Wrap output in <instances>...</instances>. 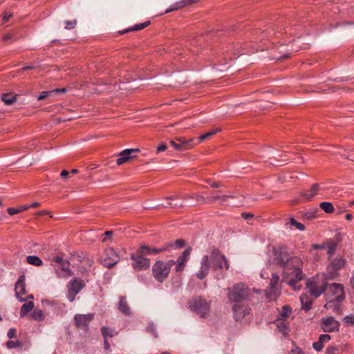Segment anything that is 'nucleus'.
<instances>
[{
  "mask_svg": "<svg viewBox=\"0 0 354 354\" xmlns=\"http://www.w3.org/2000/svg\"><path fill=\"white\" fill-rule=\"evenodd\" d=\"M104 348L106 350H109V348H110V346H109V342L107 341V339H104Z\"/></svg>",
  "mask_w": 354,
  "mask_h": 354,
  "instance_id": "obj_60",
  "label": "nucleus"
},
{
  "mask_svg": "<svg viewBox=\"0 0 354 354\" xmlns=\"http://www.w3.org/2000/svg\"><path fill=\"white\" fill-rule=\"evenodd\" d=\"M178 198V196H170L169 198H166V203H162V205L165 207H171V208H175V207H183V204H178V203H172V201H174L175 199H177Z\"/></svg>",
  "mask_w": 354,
  "mask_h": 354,
  "instance_id": "obj_31",
  "label": "nucleus"
},
{
  "mask_svg": "<svg viewBox=\"0 0 354 354\" xmlns=\"http://www.w3.org/2000/svg\"><path fill=\"white\" fill-rule=\"evenodd\" d=\"M326 354H339L338 346H329L326 350Z\"/></svg>",
  "mask_w": 354,
  "mask_h": 354,
  "instance_id": "obj_45",
  "label": "nucleus"
},
{
  "mask_svg": "<svg viewBox=\"0 0 354 354\" xmlns=\"http://www.w3.org/2000/svg\"><path fill=\"white\" fill-rule=\"evenodd\" d=\"M149 24H150V21H145V22H144V23H141V24H136V25L133 26V27H131V28H127V29L123 30H122V31H120V32H119V34L122 35V34H124V33H127V32H131V31H137V30H142V29L145 28H146V27H147Z\"/></svg>",
  "mask_w": 354,
  "mask_h": 354,
  "instance_id": "obj_26",
  "label": "nucleus"
},
{
  "mask_svg": "<svg viewBox=\"0 0 354 354\" xmlns=\"http://www.w3.org/2000/svg\"><path fill=\"white\" fill-rule=\"evenodd\" d=\"M330 335L327 334L321 335L319 337V339L317 342H315L313 344V347L317 351H320L324 348V345L325 343L328 342L330 340Z\"/></svg>",
  "mask_w": 354,
  "mask_h": 354,
  "instance_id": "obj_22",
  "label": "nucleus"
},
{
  "mask_svg": "<svg viewBox=\"0 0 354 354\" xmlns=\"http://www.w3.org/2000/svg\"><path fill=\"white\" fill-rule=\"evenodd\" d=\"M302 309L306 311L309 310L312 308V301H310L306 295L302 294L300 296Z\"/></svg>",
  "mask_w": 354,
  "mask_h": 354,
  "instance_id": "obj_30",
  "label": "nucleus"
},
{
  "mask_svg": "<svg viewBox=\"0 0 354 354\" xmlns=\"http://www.w3.org/2000/svg\"><path fill=\"white\" fill-rule=\"evenodd\" d=\"M94 313L76 314L74 316L75 326L84 331H88L89 330V324L94 319Z\"/></svg>",
  "mask_w": 354,
  "mask_h": 354,
  "instance_id": "obj_9",
  "label": "nucleus"
},
{
  "mask_svg": "<svg viewBox=\"0 0 354 354\" xmlns=\"http://www.w3.org/2000/svg\"><path fill=\"white\" fill-rule=\"evenodd\" d=\"M345 218L347 221H351L352 218H353V215L351 214H347L346 216H345Z\"/></svg>",
  "mask_w": 354,
  "mask_h": 354,
  "instance_id": "obj_61",
  "label": "nucleus"
},
{
  "mask_svg": "<svg viewBox=\"0 0 354 354\" xmlns=\"http://www.w3.org/2000/svg\"><path fill=\"white\" fill-rule=\"evenodd\" d=\"M322 329L326 333H332L339 330L340 324L333 317L322 318L320 322Z\"/></svg>",
  "mask_w": 354,
  "mask_h": 354,
  "instance_id": "obj_12",
  "label": "nucleus"
},
{
  "mask_svg": "<svg viewBox=\"0 0 354 354\" xmlns=\"http://www.w3.org/2000/svg\"><path fill=\"white\" fill-rule=\"evenodd\" d=\"M34 308V303L31 301H28L22 305L20 309V316L21 317L26 316L30 311Z\"/></svg>",
  "mask_w": 354,
  "mask_h": 354,
  "instance_id": "obj_27",
  "label": "nucleus"
},
{
  "mask_svg": "<svg viewBox=\"0 0 354 354\" xmlns=\"http://www.w3.org/2000/svg\"><path fill=\"white\" fill-rule=\"evenodd\" d=\"M326 240H325L321 244H313L312 245V249L313 250H324L326 249Z\"/></svg>",
  "mask_w": 354,
  "mask_h": 354,
  "instance_id": "obj_48",
  "label": "nucleus"
},
{
  "mask_svg": "<svg viewBox=\"0 0 354 354\" xmlns=\"http://www.w3.org/2000/svg\"><path fill=\"white\" fill-rule=\"evenodd\" d=\"M228 195H223V196H214L209 198V201L214 202L218 200H221L222 201H225L227 198H230Z\"/></svg>",
  "mask_w": 354,
  "mask_h": 354,
  "instance_id": "obj_44",
  "label": "nucleus"
},
{
  "mask_svg": "<svg viewBox=\"0 0 354 354\" xmlns=\"http://www.w3.org/2000/svg\"><path fill=\"white\" fill-rule=\"evenodd\" d=\"M234 317L236 322L241 320L250 313L247 305L235 304L232 307Z\"/></svg>",
  "mask_w": 354,
  "mask_h": 354,
  "instance_id": "obj_18",
  "label": "nucleus"
},
{
  "mask_svg": "<svg viewBox=\"0 0 354 354\" xmlns=\"http://www.w3.org/2000/svg\"><path fill=\"white\" fill-rule=\"evenodd\" d=\"M167 146L166 144L165 143H162L161 144L158 148H157V153H159V152H161V151H164L167 149Z\"/></svg>",
  "mask_w": 354,
  "mask_h": 354,
  "instance_id": "obj_51",
  "label": "nucleus"
},
{
  "mask_svg": "<svg viewBox=\"0 0 354 354\" xmlns=\"http://www.w3.org/2000/svg\"><path fill=\"white\" fill-rule=\"evenodd\" d=\"M54 261L56 262L57 263L59 264V266H60L65 261L61 257H56L54 258Z\"/></svg>",
  "mask_w": 354,
  "mask_h": 354,
  "instance_id": "obj_55",
  "label": "nucleus"
},
{
  "mask_svg": "<svg viewBox=\"0 0 354 354\" xmlns=\"http://www.w3.org/2000/svg\"><path fill=\"white\" fill-rule=\"evenodd\" d=\"M140 150L138 149H127L123 150L118 155L119 158L117 160V164L118 165H121L127 162L131 158H136V156L133 155V153H137Z\"/></svg>",
  "mask_w": 354,
  "mask_h": 354,
  "instance_id": "obj_19",
  "label": "nucleus"
},
{
  "mask_svg": "<svg viewBox=\"0 0 354 354\" xmlns=\"http://www.w3.org/2000/svg\"><path fill=\"white\" fill-rule=\"evenodd\" d=\"M186 7L184 0L179 1L170 6L169 8L165 10V13L170 12L171 11L177 10L180 8Z\"/></svg>",
  "mask_w": 354,
  "mask_h": 354,
  "instance_id": "obj_35",
  "label": "nucleus"
},
{
  "mask_svg": "<svg viewBox=\"0 0 354 354\" xmlns=\"http://www.w3.org/2000/svg\"><path fill=\"white\" fill-rule=\"evenodd\" d=\"M176 141L182 145L187 150L192 149L196 145L194 138L186 139L184 137H177Z\"/></svg>",
  "mask_w": 354,
  "mask_h": 354,
  "instance_id": "obj_25",
  "label": "nucleus"
},
{
  "mask_svg": "<svg viewBox=\"0 0 354 354\" xmlns=\"http://www.w3.org/2000/svg\"><path fill=\"white\" fill-rule=\"evenodd\" d=\"M326 250L328 260L333 258V257L337 250V243L330 239H326Z\"/></svg>",
  "mask_w": 354,
  "mask_h": 354,
  "instance_id": "obj_21",
  "label": "nucleus"
},
{
  "mask_svg": "<svg viewBox=\"0 0 354 354\" xmlns=\"http://www.w3.org/2000/svg\"><path fill=\"white\" fill-rule=\"evenodd\" d=\"M174 148L176 151H186L187 150L182 145L178 143V142H176V144L174 145Z\"/></svg>",
  "mask_w": 354,
  "mask_h": 354,
  "instance_id": "obj_50",
  "label": "nucleus"
},
{
  "mask_svg": "<svg viewBox=\"0 0 354 354\" xmlns=\"http://www.w3.org/2000/svg\"><path fill=\"white\" fill-rule=\"evenodd\" d=\"M118 309L124 315L129 316L131 315L130 307L127 301L126 297L124 296L120 297Z\"/></svg>",
  "mask_w": 354,
  "mask_h": 354,
  "instance_id": "obj_24",
  "label": "nucleus"
},
{
  "mask_svg": "<svg viewBox=\"0 0 354 354\" xmlns=\"http://www.w3.org/2000/svg\"><path fill=\"white\" fill-rule=\"evenodd\" d=\"M104 339H107L108 337H113L115 334L113 329L109 328L106 326H102L100 329Z\"/></svg>",
  "mask_w": 354,
  "mask_h": 354,
  "instance_id": "obj_37",
  "label": "nucleus"
},
{
  "mask_svg": "<svg viewBox=\"0 0 354 354\" xmlns=\"http://www.w3.org/2000/svg\"><path fill=\"white\" fill-rule=\"evenodd\" d=\"M175 264V261L169 260L167 262L158 260L152 266V274L155 279L162 283L169 276L171 267Z\"/></svg>",
  "mask_w": 354,
  "mask_h": 354,
  "instance_id": "obj_4",
  "label": "nucleus"
},
{
  "mask_svg": "<svg viewBox=\"0 0 354 354\" xmlns=\"http://www.w3.org/2000/svg\"><path fill=\"white\" fill-rule=\"evenodd\" d=\"M53 94V91H43L41 93V94L37 97V100H42L46 98L47 97Z\"/></svg>",
  "mask_w": 354,
  "mask_h": 354,
  "instance_id": "obj_47",
  "label": "nucleus"
},
{
  "mask_svg": "<svg viewBox=\"0 0 354 354\" xmlns=\"http://www.w3.org/2000/svg\"><path fill=\"white\" fill-rule=\"evenodd\" d=\"M6 346L10 349L15 348L17 347H21V346H22V342L19 340H16V341L9 340L6 343Z\"/></svg>",
  "mask_w": 354,
  "mask_h": 354,
  "instance_id": "obj_41",
  "label": "nucleus"
},
{
  "mask_svg": "<svg viewBox=\"0 0 354 354\" xmlns=\"http://www.w3.org/2000/svg\"><path fill=\"white\" fill-rule=\"evenodd\" d=\"M343 322L346 326H354V315H349L344 317Z\"/></svg>",
  "mask_w": 354,
  "mask_h": 354,
  "instance_id": "obj_42",
  "label": "nucleus"
},
{
  "mask_svg": "<svg viewBox=\"0 0 354 354\" xmlns=\"http://www.w3.org/2000/svg\"><path fill=\"white\" fill-rule=\"evenodd\" d=\"M250 295L249 289L243 283H237L228 290V299L237 304L245 300Z\"/></svg>",
  "mask_w": 354,
  "mask_h": 354,
  "instance_id": "obj_6",
  "label": "nucleus"
},
{
  "mask_svg": "<svg viewBox=\"0 0 354 354\" xmlns=\"http://www.w3.org/2000/svg\"><path fill=\"white\" fill-rule=\"evenodd\" d=\"M144 257V255L140 254L138 252L131 255V259L133 261L132 266L134 270L140 271L147 270L149 268L150 260Z\"/></svg>",
  "mask_w": 354,
  "mask_h": 354,
  "instance_id": "obj_11",
  "label": "nucleus"
},
{
  "mask_svg": "<svg viewBox=\"0 0 354 354\" xmlns=\"http://www.w3.org/2000/svg\"><path fill=\"white\" fill-rule=\"evenodd\" d=\"M209 254L204 255L201 259V268L196 274L199 279H204L209 273L210 268L214 270H227L230 268L226 257L215 246L210 247Z\"/></svg>",
  "mask_w": 354,
  "mask_h": 354,
  "instance_id": "obj_2",
  "label": "nucleus"
},
{
  "mask_svg": "<svg viewBox=\"0 0 354 354\" xmlns=\"http://www.w3.org/2000/svg\"><path fill=\"white\" fill-rule=\"evenodd\" d=\"M189 305L190 309L199 314L202 318L207 317L209 314V304L201 297L193 298Z\"/></svg>",
  "mask_w": 354,
  "mask_h": 354,
  "instance_id": "obj_7",
  "label": "nucleus"
},
{
  "mask_svg": "<svg viewBox=\"0 0 354 354\" xmlns=\"http://www.w3.org/2000/svg\"><path fill=\"white\" fill-rule=\"evenodd\" d=\"M272 252L273 263L283 268L284 280L295 290H299L301 286L297 284L305 277L302 271V259L297 256H291L286 245L272 247Z\"/></svg>",
  "mask_w": 354,
  "mask_h": 354,
  "instance_id": "obj_1",
  "label": "nucleus"
},
{
  "mask_svg": "<svg viewBox=\"0 0 354 354\" xmlns=\"http://www.w3.org/2000/svg\"><path fill=\"white\" fill-rule=\"evenodd\" d=\"M292 313V309L287 305L282 307V310L279 315V319H286Z\"/></svg>",
  "mask_w": 354,
  "mask_h": 354,
  "instance_id": "obj_36",
  "label": "nucleus"
},
{
  "mask_svg": "<svg viewBox=\"0 0 354 354\" xmlns=\"http://www.w3.org/2000/svg\"><path fill=\"white\" fill-rule=\"evenodd\" d=\"M289 354H304V353L300 348L292 349Z\"/></svg>",
  "mask_w": 354,
  "mask_h": 354,
  "instance_id": "obj_53",
  "label": "nucleus"
},
{
  "mask_svg": "<svg viewBox=\"0 0 354 354\" xmlns=\"http://www.w3.org/2000/svg\"><path fill=\"white\" fill-rule=\"evenodd\" d=\"M326 267V278L334 280L339 276V270L346 267L347 261L344 256L337 255L331 258Z\"/></svg>",
  "mask_w": 354,
  "mask_h": 354,
  "instance_id": "obj_5",
  "label": "nucleus"
},
{
  "mask_svg": "<svg viewBox=\"0 0 354 354\" xmlns=\"http://www.w3.org/2000/svg\"><path fill=\"white\" fill-rule=\"evenodd\" d=\"M327 302L324 307L327 309L338 308L336 303H341L345 299L344 287L342 283H333L328 286L326 294Z\"/></svg>",
  "mask_w": 354,
  "mask_h": 354,
  "instance_id": "obj_3",
  "label": "nucleus"
},
{
  "mask_svg": "<svg viewBox=\"0 0 354 354\" xmlns=\"http://www.w3.org/2000/svg\"><path fill=\"white\" fill-rule=\"evenodd\" d=\"M32 68H34V66H25V67L22 68L21 70L25 71V70L32 69Z\"/></svg>",
  "mask_w": 354,
  "mask_h": 354,
  "instance_id": "obj_64",
  "label": "nucleus"
},
{
  "mask_svg": "<svg viewBox=\"0 0 354 354\" xmlns=\"http://www.w3.org/2000/svg\"><path fill=\"white\" fill-rule=\"evenodd\" d=\"M211 187L217 188L220 187V184L218 183H213L212 184H211Z\"/></svg>",
  "mask_w": 354,
  "mask_h": 354,
  "instance_id": "obj_62",
  "label": "nucleus"
},
{
  "mask_svg": "<svg viewBox=\"0 0 354 354\" xmlns=\"http://www.w3.org/2000/svg\"><path fill=\"white\" fill-rule=\"evenodd\" d=\"M319 207L322 209L328 214H331L335 212L334 207L330 202H322L319 204Z\"/></svg>",
  "mask_w": 354,
  "mask_h": 354,
  "instance_id": "obj_33",
  "label": "nucleus"
},
{
  "mask_svg": "<svg viewBox=\"0 0 354 354\" xmlns=\"http://www.w3.org/2000/svg\"><path fill=\"white\" fill-rule=\"evenodd\" d=\"M277 329L280 333H281L284 336L288 335L289 333V326L288 322L286 319H277L274 322Z\"/></svg>",
  "mask_w": 354,
  "mask_h": 354,
  "instance_id": "obj_23",
  "label": "nucleus"
},
{
  "mask_svg": "<svg viewBox=\"0 0 354 354\" xmlns=\"http://www.w3.org/2000/svg\"><path fill=\"white\" fill-rule=\"evenodd\" d=\"M191 250H192L190 248H186L183 252L178 257L177 261H175V263H176L175 267V270L176 272H181L184 270L186 263L189 260Z\"/></svg>",
  "mask_w": 354,
  "mask_h": 354,
  "instance_id": "obj_16",
  "label": "nucleus"
},
{
  "mask_svg": "<svg viewBox=\"0 0 354 354\" xmlns=\"http://www.w3.org/2000/svg\"><path fill=\"white\" fill-rule=\"evenodd\" d=\"M84 283L80 279L75 278L69 283L68 287L67 297L71 302H73L76 295L84 288Z\"/></svg>",
  "mask_w": 354,
  "mask_h": 354,
  "instance_id": "obj_10",
  "label": "nucleus"
},
{
  "mask_svg": "<svg viewBox=\"0 0 354 354\" xmlns=\"http://www.w3.org/2000/svg\"><path fill=\"white\" fill-rule=\"evenodd\" d=\"M185 4L186 6L192 5L194 3H196L198 1V0H184Z\"/></svg>",
  "mask_w": 354,
  "mask_h": 354,
  "instance_id": "obj_56",
  "label": "nucleus"
},
{
  "mask_svg": "<svg viewBox=\"0 0 354 354\" xmlns=\"http://www.w3.org/2000/svg\"><path fill=\"white\" fill-rule=\"evenodd\" d=\"M29 209V207H28V205H21L18 208H14V207H9L7 209L8 213L9 215L12 216L15 214H17L18 213H20L23 211L28 210Z\"/></svg>",
  "mask_w": 354,
  "mask_h": 354,
  "instance_id": "obj_32",
  "label": "nucleus"
},
{
  "mask_svg": "<svg viewBox=\"0 0 354 354\" xmlns=\"http://www.w3.org/2000/svg\"><path fill=\"white\" fill-rule=\"evenodd\" d=\"M62 271L65 273V277H70L73 275V272L69 268V263L65 261L60 265Z\"/></svg>",
  "mask_w": 354,
  "mask_h": 354,
  "instance_id": "obj_38",
  "label": "nucleus"
},
{
  "mask_svg": "<svg viewBox=\"0 0 354 354\" xmlns=\"http://www.w3.org/2000/svg\"><path fill=\"white\" fill-rule=\"evenodd\" d=\"M176 142H177V141H176V138H175V140H170V142H169V143H170V145H171L173 147H174V145H176Z\"/></svg>",
  "mask_w": 354,
  "mask_h": 354,
  "instance_id": "obj_63",
  "label": "nucleus"
},
{
  "mask_svg": "<svg viewBox=\"0 0 354 354\" xmlns=\"http://www.w3.org/2000/svg\"><path fill=\"white\" fill-rule=\"evenodd\" d=\"M172 247V244H165L160 248H150L147 245H143L138 250V253L144 256L156 254L160 252L169 251L170 248Z\"/></svg>",
  "mask_w": 354,
  "mask_h": 354,
  "instance_id": "obj_13",
  "label": "nucleus"
},
{
  "mask_svg": "<svg viewBox=\"0 0 354 354\" xmlns=\"http://www.w3.org/2000/svg\"><path fill=\"white\" fill-rule=\"evenodd\" d=\"M39 205L40 204L39 203L35 202V203H32L30 205H28V207H29V208H30V207L35 208V207H39Z\"/></svg>",
  "mask_w": 354,
  "mask_h": 354,
  "instance_id": "obj_59",
  "label": "nucleus"
},
{
  "mask_svg": "<svg viewBox=\"0 0 354 354\" xmlns=\"http://www.w3.org/2000/svg\"><path fill=\"white\" fill-rule=\"evenodd\" d=\"M120 260L119 256L112 248H109L104 252V258L102 259L103 264L108 268L114 266Z\"/></svg>",
  "mask_w": 354,
  "mask_h": 354,
  "instance_id": "obj_15",
  "label": "nucleus"
},
{
  "mask_svg": "<svg viewBox=\"0 0 354 354\" xmlns=\"http://www.w3.org/2000/svg\"><path fill=\"white\" fill-rule=\"evenodd\" d=\"M15 295L20 301H26V298H24L23 295L26 294V283L25 276L21 275L15 283Z\"/></svg>",
  "mask_w": 354,
  "mask_h": 354,
  "instance_id": "obj_17",
  "label": "nucleus"
},
{
  "mask_svg": "<svg viewBox=\"0 0 354 354\" xmlns=\"http://www.w3.org/2000/svg\"><path fill=\"white\" fill-rule=\"evenodd\" d=\"M185 241L183 239H177L174 241V243H169L168 244L173 245V247L170 248L169 251H171L174 248V246L178 248H182L185 245Z\"/></svg>",
  "mask_w": 354,
  "mask_h": 354,
  "instance_id": "obj_43",
  "label": "nucleus"
},
{
  "mask_svg": "<svg viewBox=\"0 0 354 354\" xmlns=\"http://www.w3.org/2000/svg\"><path fill=\"white\" fill-rule=\"evenodd\" d=\"M16 98H17V95H14L12 93H3L1 95V100L6 105L12 104L16 101Z\"/></svg>",
  "mask_w": 354,
  "mask_h": 354,
  "instance_id": "obj_28",
  "label": "nucleus"
},
{
  "mask_svg": "<svg viewBox=\"0 0 354 354\" xmlns=\"http://www.w3.org/2000/svg\"><path fill=\"white\" fill-rule=\"evenodd\" d=\"M26 261L28 264L33 265L35 266H41L43 265L42 260L35 255H30L26 257Z\"/></svg>",
  "mask_w": 354,
  "mask_h": 354,
  "instance_id": "obj_29",
  "label": "nucleus"
},
{
  "mask_svg": "<svg viewBox=\"0 0 354 354\" xmlns=\"http://www.w3.org/2000/svg\"><path fill=\"white\" fill-rule=\"evenodd\" d=\"M327 286L328 283L326 280L320 282L316 279H313L312 281H308L306 283V288L308 289L310 295L315 297H319L326 290Z\"/></svg>",
  "mask_w": 354,
  "mask_h": 354,
  "instance_id": "obj_8",
  "label": "nucleus"
},
{
  "mask_svg": "<svg viewBox=\"0 0 354 354\" xmlns=\"http://www.w3.org/2000/svg\"><path fill=\"white\" fill-rule=\"evenodd\" d=\"M218 131H220V129H217L216 130H212L211 131L207 132V133L201 135L198 138L199 142H201L204 141L205 140L209 138L210 137H212L213 135H215Z\"/></svg>",
  "mask_w": 354,
  "mask_h": 354,
  "instance_id": "obj_40",
  "label": "nucleus"
},
{
  "mask_svg": "<svg viewBox=\"0 0 354 354\" xmlns=\"http://www.w3.org/2000/svg\"><path fill=\"white\" fill-rule=\"evenodd\" d=\"M76 24H77L76 20L66 21H65V25H66L65 28L68 29V30L73 29L75 27Z\"/></svg>",
  "mask_w": 354,
  "mask_h": 354,
  "instance_id": "obj_46",
  "label": "nucleus"
},
{
  "mask_svg": "<svg viewBox=\"0 0 354 354\" xmlns=\"http://www.w3.org/2000/svg\"><path fill=\"white\" fill-rule=\"evenodd\" d=\"M242 218H243L245 220H248L250 218H252L253 217V214L250 213H242L241 214Z\"/></svg>",
  "mask_w": 354,
  "mask_h": 354,
  "instance_id": "obj_52",
  "label": "nucleus"
},
{
  "mask_svg": "<svg viewBox=\"0 0 354 354\" xmlns=\"http://www.w3.org/2000/svg\"><path fill=\"white\" fill-rule=\"evenodd\" d=\"M11 38H12V35H10V34H7V35H5L3 37L2 39H3V41H8L9 39H10Z\"/></svg>",
  "mask_w": 354,
  "mask_h": 354,
  "instance_id": "obj_57",
  "label": "nucleus"
},
{
  "mask_svg": "<svg viewBox=\"0 0 354 354\" xmlns=\"http://www.w3.org/2000/svg\"><path fill=\"white\" fill-rule=\"evenodd\" d=\"M319 190L320 187L319 184L315 183L312 185L309 190H303L301 192L300 196L304 198L306 200L310 201L315 198L316 195H317Z\"/></svg>",
  "mask_w": 354,
  "mask_h": 354,
  "instance_id": "obj_20",
  "label": "nucleus"
},
{
  "mask_svg": "<svg viewBox=\"0 0 354 354\" xmlns=\"http://www.w3.org/2000/svg\"><path fill=\"white\" fill-rule=\"evenodd\" d=\"M52 91H53V93L60 94V93H64L66 91V90L65 88H62L53 89V90H52Z\"/></svg>",
  "mask_w": 354,
  "mask_h": 354,
  "instance_id": "obj_54",
  "label": "nucleus"
},
{
  "mask_svg": "<svg viewBox=\"0 0 354 354\" xmlns=\"http://www.w3.org/2000/svg\"><path fill=\"white\" fill-rule=\"evenodd\" d=\"M290 224L291 226L295 227L297 229L303 231L305 230V226L304 224L297 222L294 218H290L289 223H287L286 225Z\"/></svg>",
  "mask_w": 354,
  "mask_h": 354,
  "instance_id": "obj_39",
  "label": "nucleus"
},
{
  "mask_svg": "<svg viewBox=\"0 0 354 354\" xmlns=\"http://www.w3.org/2000/svg\"><path fill=\"white\" fill-rule=\"evenodd\" d=\"M17 330L16 328H10L8 332V337L10 338V339H12L14 337H16L17 336Z\"/></svg>",
  "mask_w": 354,
  "mask_h": 354,
  "instance_id": "obj_49",
  "label": "nucleus"
},
{
  "mask_svg": "<svg viewBox=\"0 0 354 354\" xmlns=\"http://www.w3.org/2000/svg\"><path fill=\"white\" fill-rule=\"evenodd\" d=\"M69 174V173L66 171V170H63L61 174H60V176L62 177H66L68 176Z\"/></svg>",
  "mask_w": 354,
  "mask_h": 354,
  "instance_id": "obj_58",
  "label": "nucleus"
},
{
  "mask_svg": "<svg viewBox=\"0 0 354 354\" xmlns=\"http://www.w3.org/2000/svg\"><path fill=\"white\" fill-rule=\"evenodd\" d=\"M31 316L33 319L39 322L43 321L45 318V315L44 312L39 308H35L33 310Z\"/></svg>",
  "mask_w": 354,
  "mask_h": 354,
  "instance_id": "obj_34",
  "label": "nucleus"
},
{
  "mask_svg": "<svg viewBox=\"0 0 354 354\" xmlns=\"http://www.w3.org/2000/svg\"><path fill=\"white\" fill-rule=\"evenodd\" d=\"M279 281V277L278 276V274H272L270 279L269 289L266 291V297L271 301L275 300L279 295V291L277 289Z\"/></svg>",
  "mask_w": 354,
  "mask_h": 354,
  "instance_id": "obj_14",
  "label": "nucleus"
}]
</instances>
